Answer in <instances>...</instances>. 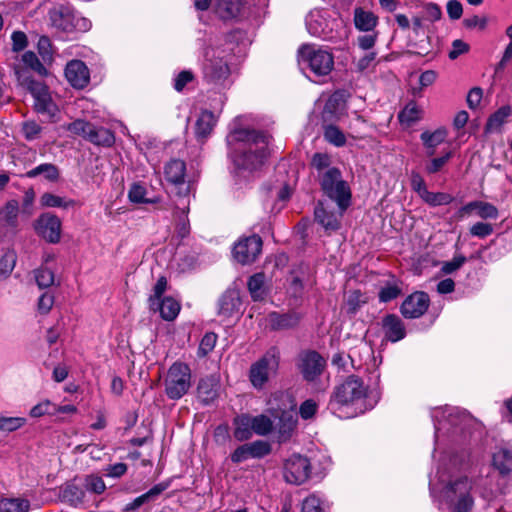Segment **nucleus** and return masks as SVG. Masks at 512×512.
I'll return each mask as SVG.
<instances>
[{
  "mask_svg": "<svg viewBox=\"0 0 512 512\" xmlns=\"http://www.w3.org/2000/svg\"><path fill=\"white\" fill-rule=\"evenodd\" d=\"M238 142H245L250 147L235 158L238 168L254 171L261 167L269 156V136L255 129L239 128L232 132Z\"/></svg>",
  "mask_w": 512,
  "mask_h": 512,
  "instance_id": "1",
  "label": "nucleus"
},
{
  "mask_svg": "<svg viewBox=\"0 0 512 512\" xmlns=\"http://www.w3.org/2000/svg\"><path fill=\"white\" fill-rule=\"evenodd\" d=\"M473 483L467 476H461L449 481L442 490L445 501L452 512H470L474 499L471 495Z\"/></svg>",
  "mask_w": 512,
  "mask_h": 512,
  "instance_id": "2",
  "label": "nucleus"
},
{
  "mask_svg": "<svg viewBox=\"0 0 512 512\" xmlns=\"http://www.w3.org/2000/svg\"><path fill=\"white\" fill-rule=\"evenodd\" d=\"M367 394L368 387L363 380L356 375H350L334 388L330 396L329 408L334 411L336 407L354 405L365 399Z\"/></svg>",
  "mask_w": 512,
  "mask_h": 512,
  "instance_id": "3",
  "label": "nucleus"
},
{
  "mask_svg": "<svg viewBox=\"0 0 512 512\" xmlns=\"http://www.w3.org/2000/svg\"><path fill=\"white\" fill-rule=\"evenodd\" d=\"M320 186L324 194L337 203L341 213L350 206L351 190L342 179L341 171L336 167L326 170L320 177Z\"/></svg>",
  "mask_w": 512,
  "mask_h": 512,
  "instance_id": "4",
  "label": "nucleus"
},
{
  "mask_svg": "<svg viewBox=\"0 0 512 512\" xmlns=\"http://www.w3.org/2000/svg\"><path fill=\"white\" fill-rule=\"evenodd\" d=\"M165 393L171 400L182 398L191 387V370L182 362H175L168 369L165 380Z\"/></svg>",
  "mask_w": 512,
  "mask_h": 512,
  "instance_id": "5",
  "label": "nucleus"
},
{
  "mask_svg": "<svg viewBox=\"0 0 512 512\" xmlns=\"http://www.w3.org/2000/svg\"><path fill=\"white\" fill-rule=\"evenodd\" d=\"M280 354L276 347L270 348L257 362L251 365L250 381L255 388L261 389L275 374L279 367Z\"/></svg>",
  "mask_w": 512,
  "mask_h": 512,
  "instance_id": "6",
  "label": "nucleus"
},
{
  "mask_svg": "<svg viewBox=\"0 0 512 512\" xmlns=\"http://www.w3.org/2000/svg\"><path fill=\"white\" fill-rule=\"evenodd\" d=\"M298 55L304 63H307L311 71L316 76L328 75L334 67V57L332 53L315 49L311 45H303L298 50Z\"/></svg>",
  "mask_w": 512,
  "mask_h": 512,
  "instance_id": "7",
  "label": "nucleus"
},
{
  "mask_svg": "<svg viewBox=\"0 0 512 512\" xmlns=\"http://www.w3.org/2000/svg\"><path fill=\"white\" fill-rule=\"evenodd\" d=\"M49 19L52 26L64 32H72L76 29L85 30L88 25L86 19L76 18L73 9L67 5H59L50 9Z\"/></svg>",
  "mask_w": 512,
  "mask_h": 512,
  "instance_id": "8",
  "label": "nucleus"
},
{
  "mask_svg": "<svg viewBox=\"0 0 512 512\" xmlns=\"http://www.w3.org/2000/svg\"><path fill=\"white\" fill-rule=\"evenodd\" d=\"M311 470V463L307 457L294 454L284 463V479L289 484L301 485L309 479Z\"/></svg>",
  "mask_w": 512,
  "mask_h": 512,
  "instance_id": "9",
  "label": "nucleus"
},
{
  "mask_svg": "<svg viewBox=\"0 0 512 512\" xmlns=\"http://www.w3.org/2000/svg\"><path fill=\"white\" fill-rule=\"evenodd\" d=\"M263 247L262 238L259 235H251L241 238L235 243L232 254L234 259L241 265L254 263L261 254Z\"/></svg>",
  "mask_w": 512,
  "mask_h": 512,
  "instance_id": "10",
  "label": "nucleus"
},
{
  "mask_svg": "<svg viewBox=\"0 0 512 512\" xmlns=\"http://www.w3.org/2000/svg\"><path fill=\"white\" fill-rule=\"evenodd\" d=\"M326 360L315 350H304L298 356L297 367L304 380L312 382L324 371Z\"/></svg>",
  "mask_w": 512,
  "mask_h": 512,
  "instance_id": "11",
  "label": "nucleus"
},
{
  "mask_svg": "<svg viewBox=\"0 0 512 512\" xmlns=\"http://www.w3.org/2000/svg\"><path fill=\"white\" fill-rule=\"evenodd\" d=\"M34 228L37 234L49 243L56 244L61 239V220L55 214H41L36 219Z\"/></svg>",
  "mask_w": 512,
  "mask_h": 512,
  "instance_id": "12",
  "label": "nucleus"
},
{
  "mask_svg": "<svg viewBox=\"0 0 512 512\" xmlns=\"http://www.w3.org/2000/svg\"><path fill=\"white\" fill-rule=\"evenodd\" d=\"M271 445L265 440H256L251 443L237 447L230 455L231 461L235 464L241 463L249 458H263L271 453Z\"/></svg>",
  "mask_w": 512,
  "mask_h": 512,
  "instance_id": "13",
  "label": "nucleus"
},
{
  "mask_svg": "<svg viewBox=\"0 0 512 512\" xmlns=\"http://www.w3.org/2000/svg\"><path fill=\"white\" fill-rule=\"evenodd\" d=\"M430 305L429 295L417 291L409 295L400 307L401 314L407 319L419 318L426 313Z\"/></svg>",
  "mask_w": 512,
  "mask_h": 512,
  "instance_id": "14",
  "label": "nucleus"
},
{
  "mask_svg": "<svg viewBox=\"0 0 512 512\" xmlns=\"http://www.w3.org/2000/svg\"><path fill=\"white\" fill-rule=\"evenodd\" d=\"M288 409L272 408V414L275 418L279 419L278 423V441L286 442L290 439L291 434L296 426L297 417L294 413L295 404L289 401Z\"/></svg>",
  "mask_w": 512,
  "mask_h": 512,
  "instance_id": "15",
  "label": "nucleus"
},
{
  "mask_svg": "<svg viewBox=\"0 0 512 512\" xmlns=\"http://www.w3.org/2000/svg\"><path fill=\"white\" fill-rule=\"evenodd\" d=\"M220 378L216 374L203 377L197 385V398L203 405L213 403L219 397Z\"/></svg>",
  "mask_w": 512,
  "mask_h": 512,
  "instance_id": "16",
  "label": "nucleus"
},
{
  "mask_svg": "<svg viewBox=\"0 0 512 512\" xmlns=\"http://www.w3.org/2000/svg\"><path fill=\"white\" fill-rule=\"evenodd\" d=\"M67 81L76 89L85 88L90 81L88 67L81 60L70 61L65 68Z\"/></svg>",
  "mask_w": 512,
  "mask_h": 512,
  "instance_id": "17",
  "label": "nucleus"
},
{
  "mask_svg": "<svg viewBox=\"0 0 512 512\" xmlns=\"http://www.w3.org/2000/svg\"><path fill=\"white\" fill-rule=\"evenodd\" d=\"M344 212L335 213L323 201H318L314 208L315 221L326 231H337L340 228V219Z\"/></svg>",
  "mask_w": 512,
  "mask_h": 512,
  "instance_id": "18",
  "label": "nucleus"
},
{
  "mask_svg": "<svg viewBox=\"0 0 512 512\" xmlns=\"http://www.w3.org/2000/svg\"><path fill=\"white\" fill-rule=\"evenodd\" d=\"M203 71L205 79L213 83L226 79L230 73L228 64L222 58L214 56L209 58V51L206 52Z\"/></svg>",
  "mask_w": 512,
  "mask_h": 512,
  "instance_id": "19",
  "label": "nucleus"
},
{
  "mask_svg": "<svg viewBox=\"0 0 512 512\" xmlns=\"http://www.w3.org/2000/svg\"><path fill=\"white\" fill-rule=\"evenodd\" d=\"M301 319L302 314L293 310L286 313L273 311L267 317L269 327L273 331L293 329L299 325Z\"/></svg>",
  "mask_w": 512,
  "mask_h": 512,
  "instance_id": "20",
  "label": "nucleus"
},
{
  "mask_svg": "<svg viewBox=\"0 0 512 512\" xmlns=\"http://www.w3.org/2000/svg\"><path fill=\"white\" fill-rule=\"evenodd\" d=\"M385 338L391 342H397L406 335L402 320L395 314H388L383 318Z\"/></svg>",
  "mask_w": 512,
  "mask_h": 512,
  "instance_id": "21",
  "label": "nucleus"
},
{
  "mask_svg": "<svg viewBox=\"0 0 512 512\" xmlns=\"http://www.w3.org/2000/svg\"><path fill=\"white\" fill-rule=\"evenodd\" d=\"M344 100L340 92L333 93L326 101L322 111L323 123H334L339 119V110L343 108Z\"/></svg>",
  "mask_w": 512,
  "mask_h": 512,
  "instance_id": "22",
  "label": "nucleus"
},
{
  "mask_svg": "<svg viewBox=\"0 0 512 512\" xmlns=\"http://www.w3.org/2000/svg\"><path fill=\"white\" fill-rule=\"evenodd\" d=\"M216 119L211 111L203 110L195 123V136L198 141L204 142L212 133Z\"/></svg>",
  "mask_w": 512,
  "mask_h": 512,
  "instance_id": "23",
  "label": "nucleus"
},
{
  "mask_svg": "<svg viewBox=\"0 0 512 512\" xmlns=\"http://www.w3.org/2000/svg\"><path fill=\"white\" fill-rule=\"evenodd\" d=\"M233 436L237 441L249 440L254 432L252 428L251 415L248 413H242L234 417L233 419Z\"/></svg>",
  "mask_w": 512,
  "mask_h": 512,
  "instance_id": "24",
  "label": "nucleus"
},
{
  "mask_svg": "<svg viewBox=\"0 0 512 512\" xmlns=\"http://www.w3.org/2000/svg\"><path fill=\"white\" fill-rule=\"evenodd\" d=\"M241 301L235 290L226 291L219 299L218 314L224 317H231L240 308Z\"/></svg>",
  "mask_w": 512,
  "mask_h": 512,
  "instance_id": "25",
  "label": "nucleus"
},
{
  "mask_svg": "<svg viewBox=\"0 0 512 512\" xmlns=\"http://www.w3.org/2000/svg\"><path fill=\"white\" fill-rule=\"evenodd\" d=\"M244 7V0H219L216 12L223 20H231L238 17Z\"/></svg>",
  "mask_w": 512,
  "mask_h": 512,
  "instance_id": "26",
  "label": "nucleus"
},
{
  "mask_svg": "<svg viewBox=\"0 0 512 512\" xmlns=\"http://www.w3.org/2000/svg\"><path fill=\"white\" fill-rule=\"evenodd\" d=\"M378 17L370 11H365L361 7H357L354 10V24L355 27L360 31L369 32L374 30L377 26Z\"/></svg>",
  "mask_w": 512,
  "mask_h": 512,
  "instance_id": "27",
  "label": "nucleus"
},
{
  "mask_svg": "<svg viewBox=\"0 0 512 512\" xmlns=\"http://www.w3.org/2000/svg\"><path fill=\"white\" fill-rule=\"evenodd\" d=\"M475 209H477L478 215L483 219H496L498 217L497 208L488 202L482 201L468 203L459 210V213L462 215L463 213H470Z\"/></svg>",
  "mask_w": 512,
  "mask_h": 512,
  "instance_id": "28",
  "label": "nucleus"
},
{
  "mask_svg": "<svg viewBox=\"0 0 512 512\" xmlns=\"http://www.w3.org/2000/svg\"><path fill=\"white\" fill-rule=\"evenodd\" d=\"M166 179L175 184H183L186 172V164L179 159H173L165 166Z\"/></svg>",
  "mask_w": 512,
  "mask_h": 512,
  "instance_id": "29",
  "label": "nucleus"
},
{
  "mask_svg": "<svg viewBox=\"0 0 512 512\" xmlns=\"http://www.w3.org/2000/svg\"><path fill=\"white\" fill-rule=\"evenodd\" d=\"M37 176H43L44 179L50 182H57L60 178V170L52 163H43L29 170L25 174V177L27 178H35Z\"/></svg>",
  "mask_w": 512,
  "mask_h": 512,
  "instance_id": "30",
  "label": "nucleus"
},
{
  "mask_svg": "<svg viewBox=\"0 0 512 512\" xmlns=\"http://www.w3.org/2000/svg\"><path fill=\"white\" fill-rule=\"evenodd\" d=\"M265 274L263 272L255 273L247 282L249 293L254 301H261L266 296Z\"/></svg>",
  "mask_w": 512,
  "mask_h": 512,
  "instance_id": "31",
  "label": "nucleus"
},
{
  "mask_svg": "<svg viewBox=\"0 0 512 512\" xmlns=\"http://www.w3.org/2000/svg\"><path fill=\"white\" fill-rule=\"evenodd\" d=\"M153 311H159L161 317L166 321L174 320L180 311V304L172 297H166L158 301Z\"/></svg>",
  "mask_w": 512,
  "mask_h": 512,
  "instance_id": "32",
  "label": "nucleus"
},
{
  "mask_svg": "<svg viewBox=\"0 0 512 512\" xmlns=\"http://www.w3.org/2000/svg\"><path fill=\"white\" fill-rule=\"evenodd\" d=\"M493 466L501 475L512 472V451L501 448L493 454Z\"/></svg>",
  "mask_w": 512,
  "mask_h": 512,
  "instance_id": "33",
  "label": "nucleus"
},
{
  "mask_svg": "<svg viewBox=\"0 0 512 512\" xmlns=\"http://www.w3.org/2000/svg\"><path fill=\"white\" fill-rule=\"evenodd\" d=\"M511 114L509 106H502L495 111L487 120L485 131L490 133L498 131Z\"/></svg>",
  "mask_w": 512,
  "mask_h": 512,
  "instance_id": "34",
  "label": "nucleus"
},
{
  "mask_svg": "<svg viewBox=\"0 0 512 512\" xmlns=\"http://www.w3.org/2000/svg\"><path fill=\"white\" fill-rule=\"evenodd\" d=\"M88 140L95 145L112 146L115 142L114 134L107 128L92 126Z\"/></svg>",
  "mask_w": 512,
  "mask_h": 512,
  "instance_id": "35",
  "label": "nucleus"
},
{
  "mask_svg": "<svg viewBox=\"0 0 512 512\" xmlns=\"http://www.w3.org/2000/svg\"><path fill=\"white\" fill-rule=\"evenodd\" d=\"M30 501L25 498H2L0 512H28Z\"/></svg>",
  "mask_w": 512,
  "mask_h": 512,
  "instance_id": "36",
  "label": "nucleus"
},
{
  "mask_svg": "<svg viewBox=\"0 0 512 512\" xmlns=\"http://www.w3.org/2000/svg\"><path fill=\"white\" fill-rule=\"evenodd\" d=\"M368 298L360 290H353L349 293L345 302L346 313L354 316L363 304L367 303Z\"/></svg>",
  "mask_w": 512,
  "mask_h": 512,
  "instance_id": "37",
  "label": "nucleus"
},
{
  "mask_svg": "<svg viewBox=\"0 0 512 512\" xmlns=\"http://www.w3.org/2000/svg\"><path fill=\"white\" fill-rule=\"evenodd\" d=\"M324 138L336 147H342L346 144L344 133L333 123H324Z\"/></svg>",
  "mask_w": 512,
  "mask_h": 512,
  "instance_id": "38",
  "label": "nucleus"
},
{
  "mask_svg": "<svg viewBox=\"0 0 512 512\" xmlns=\"http://www.w3.org/2000/svg\"><path fill=\"white\" fill-rule=\"evenodd\" d=\"M251 420L254 434L259 436H266L272 432L273 421L268 416L264 414L257 416L251 415Z\"/></svg>",
  "mask_w": 512,
  "mask_h": 512,
  "instance_id": "39",
  "label": "nucleus"
},
{
  "mask_svg": "<svg viewBox=\"0 0 512 512\" xmlns=\"http://www.w3.org/2000/svg\"><path fill=\"white\" fill-rule=\"evenodd\" d=\"M446 136L447 130L445 128H439L434 132L424 131L420 138L425 148H436L438 145L445 141Z\"/></svg>",
  "mask_w": 512,
  "mask_h": 512,
  "instance_id": "40",
  "label": "nucleus"
},
{
  "mask_svg": "<svg viewBox=\"0 0 512 512\" xmlns=\"http://www.w3.org/2000/svg\"><path fill=\"white\" fill-rule=\"evenodd\" d=\"M19 205L16 200H11L6 203L3 209L0 212V217L4 220L9 226L15 227L17 223Z\"/></svg>",
  "mask_w": 512,
  "mask_h": 512,
  "instance_id": "41",
  "label": "nucleus"
},
{
  "mask_svg": "<svg viewBox=\"0 0 512 512\" xmlns=\"http://www.w3.org/2000/svg\"><path fill=\"white\" fill-rule=\"evenodd\" d=\"M22 61L25 65V68L31 69L35 72H37L39 75H46L47 69L45 66L40 62L37 55L32 51H26L22 55Z\"/></svg>",
  "mask_w": 512,
  "mask_h": 512,
  "instance_id": "42",
  "label": "nucleus"
},
{
  "mask_svg": "<svg viewBox=\"0 0 512 512\" xmlns=\"http://www.w3.org/2000/svg\"><path fill=\"white\" fill-rule=\"evenodd\" d=\"M40 203L44 207H63L67 208L71 205H74L73 200L66 201L64 198L54 195L52 193L46 192L40 198Z\"/></svg>",
  "mask_w": 512,
  "mask_h": 512,
  "instance_id": "43",
  "label": "nucleus"
},
{
  "mask_svg": "<svg viewBox=\"0 0 512 512\" xmlns=\"http://www.w3.org/2000/svg\"><path fill=\"white\" fill-rule=\"evenodd\" d=\"M84 495V491L75 484H67L62 491L63 499L73 505L81 503Z\"/></svg>",
  "mask_w": 512,
  "mask_h": 512,
  "instance_id": "44",
  "label": "nucleus"
},
{
  "mask_svg": "<svg viewBox=\"0 0 512 512\" xmlns=\"http://www.w3.org/2000/svg\"><path fill=\"white\" fill-rule=\"evenodd\" d=\"M421 111L418 109L415 103L408 104L400 113L399 120L401 123L411 125L421 118Z\"/></svg>",
  "mask_w": 512,
  "mask_h": 512,
  "instance_id": "45",
  "label": "nucleus"
},
{
  "mask_svg": "<svg viewBox=\"0 0 512 512\" xmlns=\"http://www.w3.org/2000/svg\"><path fill=\"white\" fill-rule=\"evenodd\" d=\"M426 203L432 206L447 205L452 202L453 198L450 194L442 192H430L424 191V195L421 197Z\"/></svg>",
  "mask_w": 512,
  "mask_h": 512,
  "instance_id": "46",
  "label": "nucleus"
},
{
  "mask_svg": "<svg viewBox=\"0 0 512 512\" xmlns=\"http://www.w3.org/2000/svg\"><path fill=\"white\" fill-rule=\"evenodd\" d=\"M35 280L40 289L48 288L54 284V273L46 267H41L34 271Z\"/></svg>",
  "mask_w": 512,
  "mask_h": 512,
  "instance_id": "47",
  "label": "nucleus"
},
{
  "mask_svg": "<svg viewBox=\"0 0 512 512\" xmlns=\"http://www.w3.org/2000/svg\"><path fill=\"white\" fill-rule=\"evenodd\" d=\"M92 126L93 124L90 122H87L85 120H75L74 122L70 123L68 125V131L71 133L82 136L83 138L87 139L89 138V135L92 132Z\"/></svg>",
  "mask_w": 512,
  "mask_h": 512,
  "instance_id": "48",
  "label": "nucleus"
},
{
  "mask_svg": "<svg viewBox=\"0 0 512 512\" xmlns=\"http://www.w3.org/2000/svg\"><path fill=\"white\" fill-rule=\"evenodd\" d=\"M84 487L87 491L102 494L106 490V485L100 476L91 474L85 477Z\"/></svg>",
  "mask_w": 512,
  "mask_h": 512,
  "instance_id": "49",
  "label": "nucleus"
},
{
  "mask_svg": "<svg viewBox=\"0 0 512 512\" xmlns=\"http://www.w3.org/2000/svg\"><path fill=\"white\" fill-rule=\"evenodd\" d=\"M146 188L139 184L134 183L129 189L128 198L133 203H153L155 200H150L145 197Z\"/></svg>",
  "mask_w": 512,
  "mask_h": 512,
  "instance_id": "50",
  "label": "nucleus"
},
{
  "mask_svg": "<svg viewBox=\"0 0 512 512\" xmlns=\"http://www.w3.org/2000/svg\"><path fill=\"white\" fill-rule=\"evenodd\" d=\"M166 288H167V279H166V277L161 276L157 280V282L153 288V294L150 295V297L148 299L150 309H154L155 306H158V301L161 299Z\"/></svg>",
  "mask_w": 512,
  "mask_h": 512,
  "instance_id": "51",
  "label": "nucleus"
},
{
  "mask_svg": "<svg viewBox=\"0 0 512 512\" xmlns=\"http://www.w3.org/2000/svg\"><path fill=\"white\" fill-rule=\"evenodd\" d=\"M217 335L213 332H207L200 341L198 355L200 357L207 356L215 347Z\"/></svg>",
  "mask_w": 512,
  "mask_h": 512,
  "instance_id": "52",
  "label": "nucleus"
},
{
  "mask_svg": "<svg viewBox=\"0 0 512 512\" xmlns=\"http://www.w3.org/2000/svg\"><path fill=\"white\" fill-rule=\"evenodd\" d=\"M25 418L0 416V431L13 432L25 424Z\"/></svg>",
  "mask_w": 512,
  "mask_h": 512,
  "instance_id": "53",
  "label": "nucleus"
},
{
  "mask_svg": "<svg viewBox=\"0 0 512 512\" xmlns=\"http://www.w3.org/2000/svg\"><path fill=\"white\" fill-rule=\"evenodd\" d=\"M451 157H452V152L448 151L441 157L433 158L426 164L425 171L428 174H435V173L439 172L446 165V163L451 159Z\"/></svg>",
  "mask_w": 512,
  "mask_h": 512,
  "instance_id": "54",
  "label": "nucleus"
},
{
  "mask_svg": "<svg viewBox=\"0 0 512 512\" xmlns=\"http://www.w3.org/2000/svg\"><path fill=\"white\" fill-rule=\"evenodd\" d=\"M401 294L402 290L397 284H388L387 286L381 288L378 296L381 302H389L396 299Z\"/></svg>",
  "mask_w": 512,
  "mask_h": 512,
  "instance_id": "55",
  "label": "nucleus"
},
{
  "mask_svg": "<svg viewBox=\"0 0 512 512\" xmlns=\"http://www.w3.org/2000/svg\"><path fill=\"white\" fill-rule=\"evenodd\" d=\"M466 262V257L463 255L455 256L451 261H446L443 263L441 267V272L443 274H451L456 270L460 269L462 265Z\"/></svg>",
  "mask_w": 512,
  "mask_h": 512,
  "instance_id": "56",
  "label": "nucleus"
},
{
  "mask_svg": "<svg viewBox=\"0 0 512 512\" xmlns=\"http://www.w3.org/2000/svg\"><path fill=\"white\" fill-rule=\"evenodd\" d=\"M301 512H324L321 500L315 495L308 496L302 503Z\"/></svg>",
  "mask_w": 512,
  "mask_h": 512,
  "instance_id": "57",
  "label": "nucleus"
},
{
  "mask_svg": "<svg viewBox=\"0 0 512 512\" xmlns=\"http://www.w3.org/2000/svg\"><path fill=\"white\" fill-rule=\"evenodd\" d=\"M15 257L13 254L6 253L0 259V276L7 277L13 270Z\"/></svg>",
  "mask_w": 512,
  "mask_h": 512,
  "instance_id": "58",
  "label": "nucleus"
},
{
  "mask_svg": "<svg viewBox=\"0 0 512 512\" xmlns=\"http://www.w3.org/2000/svg\"><path fill=\"white\" fill-rule=\"evenodd\" d=\"M34 100V108L39 113H50L54 106L49 93Z\"/></svg>",
  "mask_w": 512,
  "mask_h": 512,
  "instance_id": "59",
  "label": "nucleus"
},
{
  "mask_svg": "<svg viewBox=\"0 0 512 512\" xmlns=\"http://www.w3.org/2000/svg\"><path fill=\"white\" fill-rule=\"evenodd\" d=\"M194 75L191 71L183 70L175 78L174 88L176 91L181 92L185 86L193 81Z\"/></svg>",
  "mask_w": 512,
  "mask_h": 512,
  "instance_id": "60",
  "label": "nucleus"
},
{
  "mask_svg": "<svg viewBox=\"0 0 512 512\" xmlns=\"http://www.w3.org/2000/svg\"><path fill=\"white\" fill-rule=\"evenodd\" d=\"M14 72L19 85L26 88L30 83L34 81L29 69L21 66H16Z\"/></svg>",
  "mask_w": 512,
  "mask_h": 512,
  "instance_id": "61",
  "label": "nucleus"
},
{
  "mask_svg": "<svg viewBox=\"0 0 512 512\" xmlns=\"http://www.w3.org/2000/svg\"><path fill=\"white\" fill-rule=\"evenodd\" d=\"M493 232V227L489 223L477 222L470 228V233L473 236L485 238Z\"/></svg>",
  "mask_w": 512,
  "mask_h": 512,
  "instance_id": "62",
  "label": "nucleus"
},
{
  "mask_svg": "<svg viewBox=\"0 0 512 512\" xmlns=\"http://www.w3.org/2000/svg\"><path fill=\"white\" fill-rule=\"evenodd\" d=\"M12 50L14 52L22 51L28 44L27 36L22 31H15L12 34Z\"/></svg>",
  "mask_w": 512,
  "mask_h": 512,
  "instance_id": "63",
  "label": "nucleus"
},
{
  "mask_svg": "<svg viewBox=\"0 0 512 512\" xmlns=\"http://www.w3.org/2000/svg\"><path fill=\"white\" fill-rule=\"evenodd\" d=\"M469 51V45L464 41L457 39L452 43V49L448 56L451 60L457 59L460 55L465 54Z\"/></svg>",
  "mask_w": 512,
  "mask_h": 512,
  "instance_id": "64",
  "label": "nucleus"
}]
</instances>
